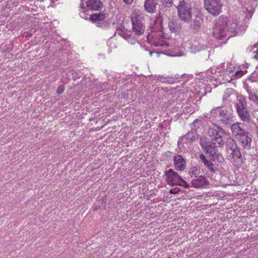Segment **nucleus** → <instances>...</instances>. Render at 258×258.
<instances>
[{
    "label": "nucleus",
    "mask_w": 258,
    "mask_h": 258,
    "mask_svg": "<svg viewBox=\"0 0 258 258\" xmlns=\"http://www.w3.org/2000/svg\"><path fill=\"white\" fill-rule=\"evenodd\" d=\"M102 21H100V20H98V21H97L96 22V26L97 27H102V25L103 24Z\"/></svg>",
    "instance_id": "obj_31"
},
{
    "label": "nucleus",
    "mask_w": 258,
    "mask_h": 258,
    "mask_svg": "<svg viewBox=\"0 0 258 258\" xmlns=\"http://www.w3.org/2000/svg\"><path fill=\"white\" fill-rule=\"evenodd\" d=\"M208 134L211 137L212 142L215 147H220L223 144V135L224 132L218 126L214 125L210 127L208 130Z\"/></svg>",
    "instance_id": "obj_2"
},
{
    "label": "nucleus",
    "mask_w": 258,
    "mask_h": 258,
    "mask_svg": "<svg viewBox=\"0 0 258 258\" xmlns=\"http://www.w3.org/2000/svg\"><path fill=\"white\" fill-rule=\"evenodd\" d=\"M64 91V88L63 86H60L58 87V88L57 89V93L58 94H61Z\"/></svg>",
    "instance_id": "obj_29"
},
{
    "label": "nucleus",
    "mask_w": 258,
    "mask_h": 258,
    "mask_svg": "<svg viewBox=\"0 0 258 258\" xmlns=\"http://www.w3.org/2000/svg\"><path fill=\"white\" fill-rule=\"evenodd\" d=\"M243 124L241 123L236 122L231 126L232 133L235 136H238L244 133L245 132L242 129Z\"/></svg>",
    "instance_id": "obj_13"
},
{
    "label": "nucleus",
    "mask_w": 258,
    "mask_h": 258,
    "mask_svg": "<svg viewBox=\"0 0 258 258\" xmlns=\"http://www.w3.org/2000/svg\"><path fill=\"white\" fill-rule=\"evenodd\" d=\"M185 110H184L186 113L191 114L194 112V108L191 106H187L185 108Z\"/></svg>",
    "instance_id": "obj_25"
},
{
    "label": "nucleus",
    "mask_w": 258,
    "mask_h": 258,
    "mask_svg": "<svg viewBox=\"0 0 258 258\" xmlns=\"http://www.w3.org/2000/svg\"><path fill=\"white\" fill-rule=\"evenodd\" d=\"M121 31L120 35L130 43L131 44H135L137 42V40L134 36L127 34V33H125L124 32H123L122 30Z\"/></svg>",
    "instance_id": "obj_17"
},
{
    "label": "nucleus",
    "mask_w": 258,
    "mask_h": 258,
    "mask_svg": "<svg viewBox=\"0 0 258 258\" xmlns=\"http://www.w3.org/2000/svg\"><path fill=\"white\" fill-rule=\"evenodd\" d=\"M174 163L175 169L177 168V158L176 156H174Z\"/></svg>",
    "instance_id": "obj_30"
},
{
    "label": "nucleus",
    "mask_w": 258,
    "mask_h": 258,
    "mask_svg": "<svg viewBox=\"0 0 258 258\" xmlns=\"http://www.w3.org/2000/svg\"><path fill=\"white\" fill-rule=\"evenodd\" d=\"M231 143L232 145L230 148L232 151L231 162L235 166L239 167L242 166L243 163L241 154L236 143L233 141H232Z\"/></svg>",
    "instance_id": "obj_6"
},
{
    "label": "nucleus",
    "mask_w": 258,
    "mask_h": 258,
    "mask_svg": "<svg viewBox=\"0 0 258 258\" xmlns=\"http://www.w3.org/2000/svg\"><path fill=\"white\" fill-rule=\"evenodd\" d=\"M194 29H199L201 26V23L198 20H195L194 22Z\"/></svg>",
    "instance_id": "obj_26"
},
{
    "label": "nucleus",
    "mask_w": 258,
    "mask_h": 258,
    "mask_svg": "<svg viewBox=\"0 0 258 258\" xmlns=\"http://www.w3.org/2000/svg\"><path fill=\"white\" fill-rule=\"evenodd\" d=\"M177 175V173L173 171V169H170L165 172V176H166V181L167 183L171 185H175L176 183L174 182V179L175 176Z\"/></svg>",
    "instance_id": "obj_12"
},
{
    "label": "nucleus",
    "mask_w": 258,
    "mask_h": 258,
    "mask_svg": "<svg viewBox=\"0 0 258 258\" xmlns=\"http://www.w3.org/2000/svg\"><path fill=\"white\" fill-rule=\"evenodd\" d=\"M178 185L183 186L184 187H189L188 184L183 179H182V178L178 176Z\"/></svg>",
    "instance_id": "obj_22"
},
{
    "label": "nucleus",
    "mask_w": 258,
    "mask_h": 258,
    "mask_svg": "<svg viewBox=\"0 0 258 258\" xmlns=\"http://www.w3.org/2000/svg\"><path fill=\"white\" fill-rule=\"evenodd\" d=\"M168 27L171 33L176 34L177 31V20L173 18L170 19Z\"/></svg>",
    "instance_id": "obj_15"
},
{
    "label": "nucleus",
    "mask_w": 258,
    "mask_h": 258,
    "mask_svg": "<svg viewBox=\"0 0 258 258\" xmlns=\"http://www.w3.org/2000/svg\"><path fill=\"white\" fill-rule=\"evenodd\" d=\"M182 54L180 52L178 51V56H182Z\"/></svg>",
    "instance_id": "obj_35"
},
{
    "label": "nucleus",
    "mask_w": 258,
    "mask_h": 258,
    "mask_svg": "<svg viewBox=\"0 0 258 258\" xmlns=\"http://www.w3.org/2000/svg\"><path fill=\"white\" fill-rule=\"evenodd\" d=\"M199 173L200 170L197 167H192V168H191L190 170V174L191 177L195 176L196 177H197L198 175L199 174Z\"/></svg>",
    "instance_id": "obj_21"
},
{
    "label": "nucleus",
    "mask_w": 258,
    "mask_h": 258,
    "mask_svg": "<svg viewBox=\"0 0 258 258\" xmlns=\"http://www.w3.org/2000/svg\"><path fill=\"white\" fill-rule=\"evenodd\" d=\"M178 17L185 21L190 20L191 18V6L184 1L178 6Z\"/></svg>",
    "instance_id": "obj_4"
},
{
    "label": "nucleus",
    "mask_w": 258,
    "mask_h": 258,
    "mask_svg": "<svg viewBox=\"0 0 258 258\" xmlns=\"http://www.w3.org/2000/svg\"><path fill=\"white\" fill-rule=\"evenodd\" d=\"M256 119H257V121H258V115H257V118H256Z\"/></svg>",
    "instance_id": "obj_37"
},
{
    "label": "nucleus",
    "mask_w": 258,
    "mask_h": 258,
    "mask_svg": "<svg viewBox=\"0 0 258 258\" xmlns=\"http://www.w3.org/2000/svg\"><path fill=\"white\" fill-rule=\"evenodd\" d=\"M123 1L125 4L130 5L133 3V0H123Z\"/></svg>",
    "instance_id": "obj_32"
},
{
    "label": "nucleus",
    "mask_w": 258,
    "mask_h": 258,
    "mask_svg": "<svg viewBox=\"0 0 258 258\" xmlns=\"http://www.w3.org/2000/svg\"><path fill=\"white\" fill-rule=\"evenodd\" d=\"M157 4V0H145L144 3L145 10L149 13H154L156 11Z\"/></svg>",
    "instance_id": "obj_11"
},
{
    "label": "nucleus",
    "mask_w": 258,
    "mask_h": 258,
    "mask_svg": "<svg viewBox=\"0 0 258 258\" xmlns=\"http://www.w3.org/2000/svg\"><path fill=\"white\" fill-rule=\"evenodd\" d=\"M221 19H224L226 21L224 22L226 30L228 34L229 37L235 35L236 33L237 28V20L234 19H228L227 18H221Z\"/></svg>",
    "instance_id": "obj_7"
},
{
    "label": "nucleus",
    "mask_w": 258,
    "mask_h": 258,
    "mask_svg": "<svg viewBox=\"0 0 258 258\" xmlns=\"http://www.w3.org/2000/svg\"><path fill=\"white\" fill-rule=\"evenodd\" d=\"M247 73L246 71H237L235 74V76L237 78H239L242 76H243L244 74H245Z\"/></svg>",
    "instance_id": "obj_24"
},
{
    "label": "nucleus",
    "mask_w": 258,
    "mask_h": 258,
    "mask_svg": "<svg viewBox=\"0 0 258 258\" xmlns=\"http://www.w3.org/2000/svg\"><path fill=\"white\" fill-rule=\"evenodd\" d=\"M224 22H226V21L220 18L217 22V24L213 32L214 37L219 40L228 35L226 30Z\"/></svg>",
    "instance_id": "obj_5"
},
{
    "label": "nucleus",
    "mask_w": 258,
    "mask_h": 258,
    "mask_svg": "<svg viewBox=\"0 0 258 258\" xmlns=\"http://www.w3.org/2000/svg\"><path fill=\"white\" fill-rule=\"evenodd\" d=\"M174 190L175 189H170V191L171 193H173V194H176V193H177V191H174Z\"/></svg>",
    "instance_id": "obj_33"
},
{
    "label": "nucleus",
    "mask_w": 258,
    "mask_h": 258,
    "mask_svg": "<svg viewBox=\"0 0 258 258\" xmlns=\"http://www.w3.org/2000/svg\"><path fill=\"white\" fill-rule=\"evenodd\" d=\"M240 119L245 122H248L250 119V115L247 109H244L237 111Z\"/></svg>",
    "instance_id": "obj_14"
},
{
    "label": "nucleus",
    "mask_w": 258,
    "mask_h": 258,
    "mask_svg": "<svg viewBox=\"0 0 258 258\" xmlns=\"http://www.w3.org/2000/svg\"><path fill=\"white\" fill-rule=\"evenodd\" d=\"M200 159L204 163V165L210 170L214 171L213 166L214 164L209 162L205 157L204 154H202L200 156Z\"/></svg>",
    "instance_id": "obj_18"
},
{
    "label": "nucleus",
    "mask_w": 258,
    "mask_h": 258,
    "mask_svg": "<svg viewBox=\"0 0 258 258\" xmlns=\"http://www.w3.org/2000/svg\"><path fill=\"white\" fill-rule=\"evenodd\" d=\"M162 3L165 7L170 8L172 6L173 0H162Z\"/></svg>",
    "instance_id": "obj_23"
},
{
    "label": "nucleus",
    "mask_w": 258,
    "mask_h": 258,
    "mask_svg": "<svg viewBox=\"0 0 258 258\" xmlns=\"http://www.w3.org/2000/svg\"><path fill=\"white\" fill-rule=\"evenodd\" d=\"M247 103L246 102L244 98H240L237 104L236 108H237V111L242 110L244 109H247L246 108Z\"/></svg>",
    "instance_id": "obj_19"
},
{
    "label": "nucleus",
    "mask_w": 258,
    "mask_h": 258,
    "mask_svg": "<svg viewBox=\"0 0 258 258\" xmlns=\"http://www.w3.org/2000/svg\"><path fill=\"white\" fill-rule=\"evenodd\" d=\"M222 6L221 0H204L205 9L214 16H217L220 14Z\"/></svg>",
    "instance_id": "obj_3"
},
{
    "label": "nucleus",
    "mask_w": 258,
    "mask_h": 258,
    "mask_svg": "<svg viewBox=\"0 0 258 258\" xmlns=\"http://www.w3.org/2000/svg\"><path fill=\"white\" fill-rule=\"evenodd\" d=\"M192 186L195 188H206L209 184V182L205 176H200L194 179L191 182Z\"/></svg>",
    "instance_id": "obj_9"
},
{
    "label": "nucleus",
    "mask_w": 258,
    "mask_h": 258,
    "mask_svg": "<svg viewBox=\"0 0 258 258\" xmlns=\"http://www.w3.org/2000/svg\"><path fill=\"white\" fill-rule=\"evenodd\" d=\"M149 53H150V55L152 56L153 53V52L151 50H149Z\"/></svg>",
    "instance_id": "obj_34"
},
{
    "label": "nucleus",
    "mask_w": 258,
    "mask_h": 258,
    "mask_svg": "<svg viewBox=\"0 0 258 258\" xmlns=\"http://www.w3.org/2000/svg\"><path fill=\"white\" fill-rule=\"evenodd\" d=\"M105 17L106 16L105 14L100 13L91 15L89 16V19L93 22H96L98 21V20L103 21Z\"/></svg>",
    "instance_id": "obj_16"
},
{
    "label": "nucleus",
    "mask_w": 258,
    "mask_h": 258,
    "mask_svg": "<svg viewBox=\"0 0 258 258\" xmlns=\"http://www.w3.org/2000/svg\"><path fill=\"white\" fill-rule=\"evenodd\" d=\"M227 112L224 110H220L219 111V115L220 117H225L226 116Z\"/></svg>",
    "instance_id": "obj_27"
},
{
    "label": "nucleus",
    "mask_w": 258,
    "mask_h": 258,
    "mask_svg": "<svg viewBox=\"0 0 258 258\" xmlns=\"http://www.w3.org/2000/svg\"><path fill=\"white\" fill-rule=\"evenodd\" d=\"M132 23V32L137 36L143 35L146 29L144 14L138 9H135L131 15Z\"/></svg>",
    "instance_id": "obj_1"
},
{
    "label": "nucleus",
    "mask_w": 258,
    "mask_h": 258,
    "mask_svg": "<svg viewBox=\"0 0 258 258\" xmlns=\"http://www.w3.org/2000/svg\"><path fill=\"white\" fill-rule=\"evenodd\" d=\"M87 7L92 11H101L103 7V3L100 0H87Z\"/></svg>",
    "instance_id": "obj_10"
},
{
    "label": "nucleus",
    "mask_w": 258,
    "mask_h": 258,
    "mask_svg": "<svg viewBox=\"0 0 258 258\" xmlns=\"http://www.w3.org/2000/svg\"><path fill=\"white\" fill-rule=\"evenodd\" d=\"M97 209H98V208H95L94 209V210L95 211V210H97Z\"/></svg>",
    "instance_id": "obj_36"
},
{
    "label": "nucleus",
    "mask_w": 258,
    "mask_h": 258,
    "mask_svg": "<svg viewBox=\"0 0 258 258\" xmlns=\"http://www.w3.org/2000/svg\"><path fill=\"white\" fill-rule=\"evenodd\" d=\"M171 152H170V151H167L164 154V155H165V157L166 158V159L167 160H169L171 158Z\"/></svg>",
    "instance_id": "obj_28"
},
{
    "label": "nucleus",
    "mask_w": 258,
    "mask_h": 258,
    "mask_svg": "<svg viewBox=\"0 0 258 258\" xmlns=\"http://www.w3.org/2000/svg\"><path fill=\"white\" fill-rule=\"evenodd\" d=\"M252 135L248 132H244L240 135L237 136L239 143L245 148H249L252 141Z\"/></svg>",
    "instance_id": "obj_8"
},
{
    "label": "nucleus",
    "mask_w": 258,
    "mask_h": 258,
    "mask_svg": "<svg viewBox=\"0 0 258 258\" xmlns=\"http://www.w3.org/2000/svg\"><path fill=\"white\" fill-rule=\"evenodd\" d=\"M186 166V162L181 155H178V170H183Z\"/></svg>",
    "instance_id": "obj_20"
}]
</instances>
